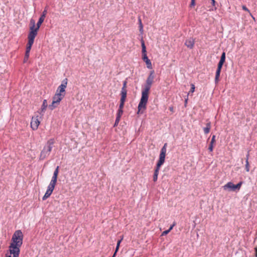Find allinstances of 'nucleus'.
I'll return each instance as SVG.
<instances>
[{"instance_id":"nucleus-38","label":"nucleus","mask_w":257,"mask_h":257,"mask_svg":"<svg viewBox=\"0 0 257 257\" xmlns=\"http://www.w3.org/2000/svg\"><path fill=\"white\" fill-rule=\"evenodd\" d=\"M139 21H140V24L141 29H143V25H142V24L141 20H140Z\"/></svg>"},{"instance_id":"nucleus-30","label":"nucleus","mask_w":257,"mask_h":257,"mask_svg":"<svg viewBox=\"0 0 257 257\" xmlns=\"http://www.w3.org/2000/svg\"><path fill=\"white\" fill-rule=\"evenodd\" d=\"M120 118H119V117H116L115 121L114 126H116L118 124V123L119 122Z\"/></svg>"},{"instance_id":"nucleus-37","label":"nucleus","mask_w":257,"mask_h":257,"mask_svg":"<svg viewBox=\"0 0 257 257\" xmlns=\"http://www.w3.org/2000/svg\"><path fill=\"white\" fill-rule=\"evenodd\" d=\"M121 241V239L118 240L116 245L119 246Z\"/></svg>"},{"instance_id":"nucleus-19","label":"nucleus","mask_w":257,"mask_h":257,"mask_svg":"<svg viewBox=\"0 0 257 257\" xmlns=\"http://www.w3.org/2000/svg\"><path fill=\"white\" fill-rule=\"evenodd\" d=\"M221 70H216L215 77V81L216 83H217L219 81V78L220 76Z\"/></svg>"},{"instance_id":"nucleus-14","label":"nucleus","mask_w":257,"mask_h":257,"mask_svg":"<svg viewBox=\"0 0 257 257\" xmlns=\"http://www.w3.org/2000/svg\"><path fill=\"white\" fill-rule=\"evenodd\" d=\"M124 102H120L119 106V109L117 111V116L119 117V118L121 117V116L122 115L123 113V108L124 106Z\"/></svg>"},{"instance_id":"nucleus-8","label":"nucleus","mask_w":257,"mask_h":257,"mask_svg":"<svg viewBox=\"0 0 257 257\" xmlns=\"http://www.w3.org/2000/svg\"><path fill=\"white\" fill-rule=\"evenodd\" d=\"M37 34L36 33V31H30L28 34V42L27 44L26 51L27 52H29L31 51L32 46L33 45L34 39L37 36Z\"/></svg>"},{"instance_id":"nucleus-33","label":"nucleus","mask_w":257,"mask_h":257,"mask_svg":"<svg viewBox=\"0 0 257 257\" xmlns=\"http://www.w3.org/2000/svg\"><path fill=\"white\" fill-rule=\"evenodd\" d=\"M122 87L126 88L127 87V81L125 80L123 82V86Z\"/></svg>"},{"instance_id":"nucleus-3","label":"nucleus","mask_w":257,"mask_h":257,"mask_svg":"<svg viewBox=\"0 0 257 257\" xmlns=\"http://www.w3.org/2000/svg\"><path fill=\"white\" fill-rule=\"evenodd\" d=\"M167 143H165L164 146L162 147L161 150V152L159 156V160L157 164L156 168L155 170L154 174L153 176V181L154 182L157 181L158 179V176L161 166L164 164L165 160V156L167 152Z\"/></svg>"},{"instance_id":"nucleus-44","label":"nucleus","mask_w":257,"mask_h":257,"mask_svg":"<svg viewBox=\"0 0 257 257\" xmlns=\"http://www.w3.org/2000/svg\"><path fill=\"white\" fill-rule=\"evenodd\" d=\"M187 100H188V98H186V99H185V104H186V103H187Z\"/></svg>"},{"instance_id":"nucleus-45","label":"nucleus","mask_w":257,"mask_h":257,"mask_svg":"<svg viewBox=\"0 0 257 257\" xmlns=\"http://www.w3.org/2000/svg\"><path fill=\"white\" fill-rule=\"evenodd\" d=\"M116 252H114V253L113 254V255L112 257H115V254H116Z\"/></svg>"},{"instance_id":"nucleus-20","label":"nucleus","mask_w":257,"mask_h":257,"mask_svg":"<svg viewBox=\"0 0 257 257\" xmlns=\"http://www.w3.org/2000/svg\"><path fill=\"white\" fill-rule=\"evenodd\" d=\"M47 106H48V103H47V100L44 99L43 100V104L41 106V111H44V110H45L46 108L47 107Z\"/></svg>"},{"instance_id":"nucleus-42","label":"nucleus","mask_w":257,"mask_h":257,"mask_svg":"<svg viewBox=\"0 0 257 257\" xmlns=\"http://www.w3.org/2000/svg\"><path fill=\"white\" fill-rule=\"evenodd\" d=\"M248 157H249V154L248 153L247 155H246V160L248 161Z\"/></svg>"},{"instance_id":"nucleus-43","label":"nucleus","mask_w":257,"mask_h":257,"mask_svg":"<svg viewBox=\"0 0 257 257\" xmlns=\"http://www.w3.org/2000/svg\"><path fill=\"white\" fill-rule=\"evenodd\" d=\"M169 109L170 110V111H171L172 112L173 111V107H170L169 108Z\"/></svg>"},{"instance_id":"nucleus-41","label":"nucleus","mask_w":257,"mask_h":257,"mask_svg":"<svg viewBox=\"0 0 257 257\" xmlns=\"http://www.w3.org/2000/svg\"><path fill=\"white\" fill-rule=\"evenodd\" d=\"M119 246L116 245V249H115V252H116L118 251V250L119 249Z\"/></svg>"},{"instance_id":"nucleus-13","label":"nucleus","mask_w":257,"mask_h":257,"mask_svg":"<svg viewBox=\"0 0 257 257\" xmlns=\"http://www.w3.org/2000/svg\"><path fill=\"white\" fill-rule=\"evenodd\" d=\"M185 45L189 49H192L194 45V40L193 38H190L186 40Z\"/></svg>"},{"instance_id":"nucleus-10","label":"nucleus","mask_w":257,"mask_h":257,"mask_svg":"<svg viewBox=\"0 0 257 257\" xmlns=\"http://www.w3.org/2000/svg\"><path fill=\"white\" fill-rule=\"evenodd\" d=\"M40 123V121L39 119V116H33L32 118L31 121V127L33 130H37Z\"/></svg>"},{"instance_id":"nucleus-15","label":"nucleus","mask_w":257,"mask_h":257,"mask_svg":"<svg viewBox=\"0 0 257 257\" xmlns=\"http://www.w3.org/2000/svg\"><path fill=\"white\" fill-rule=\"evenodd\" d=\"M223 187L224 190H226L227 189H229L230 190H233V191H234L235 190V185H234L231 182H228Z\"/></svg>"},{"instance_id":"nucleus-28","label":"nucleus","mask_w":257,"mask_h":257,"mask_svg":"<svg viewBox=\"0 0 257 257\" xmlns=\"http://www.w3.org/2000/svg\"><path fill=\"white\" fill-rule=\"evenodd\" d=\"M59 167L57 166L56 169H55L54 172V174H53L54 176H58V173H59Z\"/></svg>"},{"instance_id":"nucleus-9","label":"nucleus","mask_w":257,"mask_h":257,"mask_svg":"<svg viewBox=\"0 0 257 257\" xmlns=\"http://www.w3.org/2000/svg\"><path fill=\"white\" fill-rule=\"evenodd\" d=\"M67 79L65 78L62 81L61 84L58 87L56 93L58 92L59 94L65 95V89L67 85Z\"/></svg>"},{"instance_id":"nucleus-21","label":"nucleus","mask_w":257,"mask_h":257,"mask_svg":"<svg viewBox=\"0 0 257 257\" xmlns=\"http://www.w3.org/2000/svg\"><path fill=\"white\" fill-rule=\"evenodd\" d=\"M242 10H244V11H245L247 12V13H249V15H250V16H251V17H252L253 19H254V18L252 16V15L251 13H250V11H249V10L247 8H246V7L245 6L243 5V6H242Z\"/></svg>"},{"instance_id":"nucleus-31","label":"nucleus","mask_w":257,"mask_h":257,"mask_svg":"<svg viewBox=\"0 0 257 257\" xmlns=\"http://www.w3.org/2000/svg\"><path fill=\"white\" fill-rule=\"evenodd\" d=\"M170 232V231L168 229V230H165L162 233V236H164V235H167L168 233H169V232Z\"/></svg>"},{"instance_id":"nucleus-22","label":"nucleus","mask_w":257,"mask_h":257,"mask_svg":"<svg viewBox=\"0 0 257 257\" xmlns=\"http://www.w3.org/2000/svg\"><path fill=\"white\" fill-rule=\"evenodd\" d=\"M55 185H56L55 184H54L50 183V184H49V186L48 187L47 189L50 190H51V191L53 192V190H54V189L55 188Z\"/></svg>"},{"instance_id":"nucleus-6","label":"nucleus","mask_w":257,"mask_h":257,"mask_svg":"<svg viewBox=\"0 0 257 257\" xmlns=\"http://www.w3.org/2000/svg\"><path fill=\"white\" fill-rule=\"evenodd\" d=\"M141 45L142 48V53H143V60L146 62L147 66L149 69L152 68V65L150 60L147 57L146 54V48L145 44L144 41L142 39L141 40Z\"/></svg>"},{"instance_id":"nucleus-25","label":"nucleus","mask_w":257,"mask_h":257,"mask_svg":"<svg viewBox=\"0 0 257 257\" xmlns=\"http://www.w3.org/2000/svg\"><path fill=\"white\" fill-rule=\"evenodd\" d=\"M245 170H246V172L249 171V165L248 161H247V160H246V161H245Z\"/></svg>"},{"instance_id":"nucleus-12","label":"nucleus","mask_w":257,"mask_h":257,"mask_svg":"<svg viewBox=\"0 0 257 257\" xmlns=\"http://www.w3.org/2000/svg\"><path fill=\"white\" fill-rule=\"evenodd\" d=\"M127 90L126 88L122 87L120 92L121 98L120 102H125L126 98Z\"/></svg>"},{"instance_id":"nucleus-32","label":"nucleus","mask_w":257,"mask_h":257,"mask_svg":"<svg viewBox=\"0 0 257 257\" xmlns=\"http://www.w3.org/2000/svg\"><path fill=\"white\" fill-rule=\"evenodd\" d=\"M195 5V0H191L190 7H194Z\"/></svg>"},{"instance_id":"nucleus-11","label":"nucleus","mask_w":257,"mask_h":257,"mask_svg":"<svg viewBox=\"0 0 257 257\" xmlns=\"http://www.w3.org/2000/svg\"><path fill=\"white\" fill-rule=\"evenodd\" d=\"M20 251L9 248L7 251L5 257H19Z\"/></svg>"},{"instance_id":"nucleus-34","label":"nucleus","mask_w":257,"mask_h":257,"mask_svg":"<svg viewBox=\"0 0 257 257\" xmlns=\"http://www.w3.org/2000/svg\"><path fill=\"white\" fill-rule=\"evenodd\" d=\"M29 55H30V53L29 52H25V57H26V58H29Z\"/></svg>"},{"instance_id":"nucleus-17","label":"nucleus","mask_w":257,"mask_h":257,"mask_svg":"<svg viewBox=\"0 0 257 257\" xmlns=\"http://www.w3.org/2000/svg\"><path fill=\"white\" fill-rule=\"evenodd\" d=\"M211 127V122L210 121H208L206 123V127L203 128L204 133L205 134H208L210 132Z\"/></svg>"},{"instance_id":"nucleus-35","label":"nucleus","mask_w":257,"mask_h":257,"mask_svg":"<svg viewBox=\"0 0 257 257\" xmlns=\"http://www.w3.org/2000/svg\"><path fill=\"white\" fill-rule=\"evenodd\" d=\"M175 225V224L174 223L173 224H172L170 227V228H169V230L170 231L174 227V226Z\"/></svg>"},{"instance_id":"nucleus-36","label":"nucleus","mask_w":257,"mask_h":257,"mask_svg":"<svg viewBox=\"0 0 257 257\" xmlns=\"http://www.w3.org/2000/svg\"><path fill=\"white\" fill-rule=\"evenodd\" d=\"M28 59L29 58H26L25 57H24V63H26L27 62V61L28 60Z\"/></svg>"},{"instance_id":"nucleus-29","label":"nucleus","mask_w":257,"mask_h":257,"mask_svg":"<svg viewBox=\"0 0 257 257\" xmlns=\"http://www.w3.org/2000/svg\"><path fill=\"white\" fill-rule=\"evenodd\" d=\"M241 184H242V182H240L237 184L235 185V189L239 190L240 188Z\"/></svg>"},{"instance_id":"nucleus-39","label":"nucleus","mask_w":257,"mask_h":257,"mask_svg":"<svg viewBox=\"0 0 257 257\" xmlns=\"http://www.w3.org/2000/svg\"><path fill=\"white\" fill-rule=\"evenodd\" d=\"M212 1V5L214 6H215V0H211Z\"/></svg>"},{"instance_id":"nucleus-1","label":"nucleus","mask_w":257,"mask_h":257,"mask_svg":"<svg viewBox=\"0 0 257 257\" xmlns=\"http://www.w3.org/2000/svg\"><path fill=\"white\" fill-rule=\"evenodd\" d=\"M154 71H152L146 80V84L142 90V96L138 105V111L137 113H143L146 109L147 104L149 98V93L153 83L154 79Z\"/></svg>"},{"instance_id":"nucleus-40","label":"nucleus","mask_w":257,"mask_h":257,"mask_svg":"<svg viewBox=\"0 0 257 257\" xmlns=\"http://www.w3.org/2000/svg\"><path fill=\"white\" fill-rule=\"evenodd\" d=\"M254 249H255V257H257V246H256L254 248Z\"/></svg>"},{"instance_id":"nucleus-23","label":"nucleus","mask_w":257,"mask_h":257,"mask_svg":"<svg viewBox=\"0 0 257 257\" xmlns=\"http://www.w3.org/2000/svg\"><path fill=\"white\" fill-rule=\"evenodd\" d=\"M57 177H58V176H55L53 175L50 183L56 185V182H57Z\"/></svg>"},{"instance_id":"nucleus-7","label":"nucleus","mask_w":257,"mask_h":257,"mask_svg":"<svg viewBox=\"0 0 257 257\" xmlns=\"http://www.w3.org/2000/svg\"><path fill=\"white\" fill-rule=\"evenodd\" d=\"M64 97V94H59L58 93H56L55 95L53 97V101L52 104L49 105V107L51 110L54 109L60 103L62 99Z\"/></svg>"},{"instance_id":"nucleus-5","label":"nucleus","mask_w":257,"mask_h":257,"mask_svg":"<svg viewBox=\"0 0 257 257\" xmlns=\"http://www.w3.org/2000/svg\"><path fill=\"white\" fill-rule=\"evenodd\" d=\"M47 13V10L46 8L43 12L42 15L39 18V20L37 24V26L35 25V21L33 19H31L30 21V31H36V33L37 34L38 31L39 30L41 24L44 22V19L46 17V14Z\"/></svg>"},{"instance_id":"nucleus-27","label":"nucleus","mask_w":257,"mask_h":257,"mask_svg":"<svg viewBox=\"0 0 257 257\" xmlns=\"http://www.w3.org/2000/svg\"><path fill=\"white\" fill-rule=\"evenodd\" d=\"M223 63H224L223 62L219 61L218 64L217 69L221 70Z\"/></svg>"},{"instance_id":"nucleus-24","label":"nucleus","mask_w":257,"mask_h":257,"mask_svg":"<svg viewBox=\"0 0 257 257\" xmlns=\"http://www.w3.org/2000/svg\"><path fill=\"white\" fill-rule=\"evenodd\" d=\"M225 60V53L223 52L221 54V58H220L219 61L224 63Z\"/></svg>"},{"instance_id":"nucleus-4","label":"nucleus","mask_w":257,"mask_h":257,"mask_svg":"<svg viewBox=\"0 0 257 257\" xmlns=\"http://www.w3.org/2000/svg\"><path fill=\"white\" fill-rule=\"evenodd\" d=\"M54 143L55 140L53 139H50L47 142L46 145L41 152L39 158L40 160H44L49 155Z\"/></svg>"},{"instance_id":"nucleus-26","label":"nucleus","mask_w":257,"mask_h":257,"mask_svg":"<svg viewBox=\"0 0 257 257\" xmlns=\"http://www.w3.org/2000/svg\"><path fill=\"white\" fill-rule=\"evenodd\" d=\"M191 88L188 93V94H189L190 93H193L195 90V85L193 84H191Z\"/></svg>"},{"instance_id":"nucleus-16","label":"nucleus","mask_w":257,"mask_h":257,"mask_svg":"<svg viewBox=\"0 0 257 257\" xmlns=\"http://www.w3.org/2000/svg\"><path fill=\"white\" fill-rule=\"evenodd\" d=\"M215 141H215V136L213 135L212 137V139H211V142H210V145H209V146L208 148V150L210 152L213 151V144L215 143Z\"/></svg>"},{"instance_id":"nucleus-18","label":"nucleus","mask_w":257,"mask_h":257,"mask_svg":"<svg viewBox=\"0 0 257 257\" xmlns=\"http://www.w3.org/2000/svg\"><path fill=\"white\" fill-rule=\"evenodd\" d=\"M52 191H51L50 190L47 189L46 191V192L45 193V195L43 197V200H45L46 199H47L52 193Z\"/></svg>"},{"instance_id":"nucleus-2","label":"nucleus","mask_w":257,"mask_h":257,"mask_svg":"<svg viewBox=\"0 0 257 257\" xmlns=\"http://www.w3.org/2000/svg\"><path fill=\"white\" fill-rule=\"evenodd\" d=\"M23 234L21 230H16L12 238V241L9 248L20 251V247L23 244Z\"/></svg>"}]
</instances>
